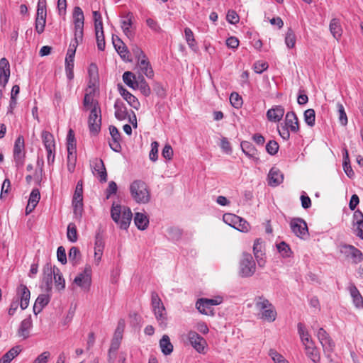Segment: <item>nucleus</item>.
<instances>
[{
  "instance_id": "c9c22d12",
  "label": "nucleus",
  "mask_w": 363,
  "mask_h": 363,
  "mask_svg": "<svg viewBox=\"0 0 363 363\" xmlns=\"http://www.w3.org/2000/svg\"><path fill=\"white\" fill-rule=\"evenodd\" d=\"M160 347L162 352L164 355L170 354L173 351V345L170 342V339L167 335H164L160 340Z\"/></svg>"
},
{
  "instance_id": "7c9ffc66",
  "label": "nucleus",
  "mask_w": 363,
  "mask_h": 363,
  "mask_svg": "<svg viewBox=\"0 0 363 363\" xmlns=\"http://www.w3.org/2000/svg\"><path fill=\"white\" fill-rule=\"evenodd\" d=\"M138 67L141 73L148 78H152L154 72L147 57L138 60Z\"/></svg>"
},
{
  "instance_id": "f8f14e48",
  "label": "nucleus",
  "mask_w": 363,
  "mask_h": 363,
  "mask_svg": "<svg viewBox=\"0 0 363 363\" xmlns=\"http://www.w3.org/2000/svg\"><path fill=\"white\" fill-rule=\"evenodd\" d=\"M72 16L74 24V35L80 38L84 33V16L82 9L79 6H75Z\"/></svg>"
},
{
  "instance_id": "f03ea898",
  "label": "nucleus",
  "mask_w": 363,
  "mask_h": 363,
  "mask_svg": "<svg viewBox=\"0 0 363 363\" xmlns=\"http://www.w3.org/2000/svg\"><path fill=\"white\" fill-rule=\"evenodd\" d=\"M255 301L259 318L269 323L274 322L277 318V311L272 303L262 296L256 297Z\"/></svg>"
},
{
  "instance_id": "2f4dec72",
  "label": "nucleus",
  "mask_w": 363,
  "mask_h": 363,
  "mask_svg": "<svg viewBox=\"0 0 363 363\" xmlns=\"http://www.w3.org/2000/svg\"><path fill=\"white\" fill-rule=\"evenodd\" d=\"M349 291L354 306L357 308H363V298L357 288L352 284L350 286Z\"/></svg>"
},
{
  "instance_id": "5fc2aeb1",
  "label": "nucleus",
  "mask_w": 363,
  "mask_h": 363,
  "mask_svg": "<svg viewBox=\"0 0 363 363\" xmlns=\"http://www.w3.org/2000/svg\"><path fill=\"white\" fill-rule=\"evenodd\" d=\"M269 355L271 357L274 363H289L286 359L274 349H270Z\"/></svg>"
},
{
  "instance_id": "0eeeda50",
  "label": "nucleus",
  "mask_w": 363,
  "mask_h": 363,
  "mask_svg": "<svg viewBox=\"0 0 363 363\" xmlns=\"http://www.w3.org/2000/svg\"><path fill=\"white\" fill-rule=\"evenodd\" d=\"M223 221L230 226L241 232H247L250 224L243 218L232 213H225L223 216Z\"/></svg>"
},
{
  "instance_id": "6e6d98bb",
  "label": "nucleus",
  "mask_w": 363,
  "mask_h": 363,
  "mask_svg": "<svg viewBox=\"0 0 363 363\" xmlns=\"http://www.w3.org/2000/svg\"><path fill=\"white\" fill-rule=\"evenodd\" d=\"M83 185L82 182L79 181L77 184L73 200L72 201H83Z\"/></svg>"
},
{
  "instance_id": "13d9d810",
  "label": "nucleus",
  "mask_w": 363,
  "mask_h": 363,
  "mask_svg": "<svg viewBox=\"0 0 363 363\" xmlns=\"http://www.w3.org/2000/svg\"><path fill=\"white\" fill-rule=\"evenodd\" d=\"M230 101L232 106L236 108H239L242 104V97L236 92H233L230 94Z\"/></svg>"
},
{
  "instance_id": "aec40b11",
  "label": "nucleus",
  "mask_w": 363,
  "mask_h": 363,
  "mask_svg": "<svg viewBox=\"0 0 363 363\" xmlns=\"http://www.w3.org/2000/svg\"><path fill=\"white\" fill-rule=\"evenodd\" d=\"M118 90L123 98L128 103V104L133 108L138 110L140 106L138 99L130 94L125 88L122 85H118Z\"/></svg>"
},
{
  "instance_id": "ea45409f",
  "label": "nucleus",
  "mask_w": 363,
  "mask_h": 363,
  "mask_svg": "<svg viewBox=\"0 0 363 363\" xmlns=\"http://www.w3.org/2000/svg\"><path fill=\"white\" fill-rule=\"evenodd\" d=\"M330 30L335 38L338 40L342 35V28L340 21L337 18H333L330 23Z\"/></svg>"
},
{
  "instance_id": "58836bf2",
  "label": "nucleus",
  "mask_w": 363,
  "mask_h": 363,
  "mask_svg": "<svg viewBox=\"0 0 363 363\" xmlns=\"http://www.w3.org/2000/svg\"><path fill=\"white\" fill-rule=\"evenodd\" d=\"M41 136L46 150H55L54 137L50 133L46 130H43L42 132Z\"/></svg>"
},
{
  "instance_id": "5701e85b",
  "label": "nucleus",
  "mask_w": 363,
  "mask_h": 363,
  "mask_svg": "<svg viewBox=\"0 0 363 363\" xmlns=\"http://www.w3.org/2000/svg\"><path fill=\"white\" fill-rule=\"evenodd\" d=\"M284 108L281 106H274L272 108L269 109L267 111V118L269 121L272 122H279L284 115Z\"/></svg>"
},
{
  "instance_id": "9b49d317",
  "label": "nucleus",
  "mask_w": 363,
  "mask_h": 363,
  "mask_svg": "<svg viewBox=\"0 0 363 363\" xmlns=\"http://www.w3.org/2000/svg\"><path fill=\"white\" fill-rule=\"evenodd\" d=\"M188 339L191 345L200 354L206 353L207 342L206 340L195 331L188 333Z\"/></svg>"
},
{
  "instance_id": "e433bc0d",
  "label": "nucleus",
  "mask_w": 363,
  "mask_h": 363,
  "mask_svg": "<svg viewBox=\"0 0 363 363\" xmlns=\"http://www.w3.org/2000/svg\"><path fill=\"white\" fill-rule=\"evenodd\" d=\"M77 150H74L73 147H71L67 150V170L72 173L74 171L76 162H77Z\"/></svg>"
},
{
  "instance_id": "dca6fc26",
  "label": "nucleus",
  "mask_w": 363,
  "mask_h": 363,
  "mask_svg": "<svg viewBox=\"0 0 363 363\" xmlns=\"http://www.w3.org/2000/svg\"><path fill=\"white\" fill-rule=\"evenodd\" d=\"M24 139L23 137L20 135L15 141L13 147V157L16 164L17 167L22 166L23 164L24 153Z\"/></svg>"
},
{
  "instance_id": "79ce46f5",
  "label": "nucleus",
  "mask_w": 363,
  "mask_h": 363,
  "mask_svg": "<svg viewBox=\"0 0 363 363\" xmlns=\"http://www.w3.org/2000/svg\"><path fill=\"white\" fill-rule=\"evenodd\" d=\"M123 80L124 83L130 88L136 89V76L131 72H125L123 74Z\"/></svg>"
},
{
  "instance_id": "4468645a",
  "label": "nucleus",
  "mask_w": 363,
  "mask_h": 363,
  "mask_svg": "<svg viewBox=\"0 0 363 363\" xmlns=\"http://www.w3.org/2000/svg\"><path fill=\"white\" fill-rule=\"evenodd\" d=\"M91 268L90 265H86L83 272L79 274L74 279V282L79 286L86 289L89 288L91 281Z\"/></svg>"
},
{
  "instance_id": "a19ab883",
  "label": "nucleus",
  "mask_w": 363,
  "mask_h": 363,
  "mask_svg": "<svg viewBox=\"0 0 363 363\" xmlns=\"http://www.w3.org/2000/svg\"><path fill=\"white\" fill-rule=\"evenodd\" d=\"M241 148L242 152L249 157H255L257 154L255 147L248 141L241 143Z\"/></svg>"
},
{
  "instance_id": "423d86ee",
  "label": "nucleus",
  "mask_w": 363,
  "mask_h": 363,
  "mask_svg": "<svg viewBox=\"0 0 363 363\" xmlns=\"http://www.w3.org/2000/svg\"><path fill=\"white\" fill-rule=\"evenodd\" d=\"M222 301L223 298L219 296L215 298H200L196 301V306L200 313L207 315H213L212 306L219 305Z\"/></svg>"
},
{
  "instance_id": "69168bd1",
  "label": "nucleus",
  "mask_w": 363,
  "mask_h": 363,
  "mask_svg": "<svg viewBox=\"0 0 363 363\" xmlns=\"http://www.w3.org/2000/svg\"><path fill=\"white\" fill-rule=\"evenodd\" d=\"M71 147H73L74 150H77L74 133L72 129H70L69 130L68 134H67V149L69 150V148Z\"/></svg>"
},
{
  "instance_id": "a211bd4d",
  "label": "nucleus",
  "mask_w": 363,
  "mask_h": 363,
  "mask_svg": "<svg viewBox=\"0 0 363 363\" xmlns=\"http://www.w3.org/2000/svg\"><path fill=\"white\" fill-rule=\"evenodd\" d=\"M112 40L113 46L121 57L123 60L131 61L130 52L125 43L118 36L113 35Z\"/></svg>"
},
{
  "instance_id": "b1692460",
  "label": "nucleus",
  "mask_w": 363,
  "mask_h": 363,
  "mask_svg": "<svg viewBox=\"0 0 363 363\" xmlns=\"http://www.w3.org/2000/svg\"><path fill=\"white\" fill-rule=\"evenodd\" d=\"M307 356L315 363L320 360V354L312 340L303 343Z\"/></svg>"
},
{
  "instance_id": "49530a36",
  "label": "nucleus",
  "mask_w": 363,
  "mask_h": 363,
  "mask_svg": "<svg viewBox=\"0 0 363 363\" xmlns=\"http://www.w3.org/2000/svg\"><path fill=\"white\" fill-rule=\"evenodd\" d=\"M68 257L69 262H72V264H77L81 258V253L79 248L75 246L72 247L69 251Z\"/></svg>"
},
{
  "instance_id": "052dcab7",
  "label": "nucleus",
  "mask_w": 363,
  "mask_h": 363,
  "mask_svg": "<svg viewBox=\"0 0 363 363\" xmlns=\"http://www.w3.org/2000/svg\"><path fill=\"white\" fill-rule=\"evenodd\" d=\"M90 82L94 84L98 79V67L96 64L91 63L88 69Z\"/></svg>"
},
{
  "instance_id": "393cba45",
  "label": "nucleus",
  "mask_w": 363,
  "mask_h": 363,
  "mask_svg": "<svg viewBox=\"0 0 363 363\" xmlns=\"http://www.w3.org/2000/svg\"><path fill=\"white\" fill-rule=\"evenodd\" d=\"M18 294L21 298L20 306L22 310L26 309L29 305L30 293L26 285L21 284L18 288Z\"/></svg>"
},
{
  "instance_id": "603ef678",
  "label": "nucleus",
  "mask_w": 363,
  "mask_h": 363,
  "mask_svg": "<svg viewBox=\"0 0 363 363\" xmlns=\"http://www.w3.org/2000/svg\"><path fill=\"white\" fill-rule=\"evenodd\" d=\"M65 69L67 78L72 79L74 77V58H65Z\"/></svg>"
},
{
  "instance_id": "4be33fe9",
  "label": "nucleus",
  "mask_w": 363,
  "mask_h": 363,
  "mask_svg": "<svg viewBox=\"0 0 363 363\" xmlns=\"http://www.w3.org/2000/svg\"><path fill=\"white\" fill-rule=\"evenodd\" d=\"M54 274V267L47 264L43 269V288L47 292L50 291L52 289V276Z\"/></svg>"
},
{
  "instance_id": "37998d69",
  "label": "nucleus",
  "mask_w": 363,
  "mask_h": 363,
  "mask_svg": "<svg viewBox=\"0 0 363 363\" xmlns=\"http://www.w3.org/2000/svg\"><path fill=\"white\" fill-rule=\"evenodd\" d=\"M83 106L84 108L87 109H92L94 107H99V104L97 101H96L94 99V94L91 93L86 94L84 95V101H83Z\"/></svg>"
},
{
  "instance_id": "cd10ccee",
  "label": "nucleus",
  "mask_w": 363,
  "mask_h": 363,
  "mask_svg": "<svg viewBox=\"0 0 363 363\" xmlns=\"http://www.w3.org/2000/svg\"><path fill=\"white\" fill-rule=\"evenodd\" d=\"M46 11L43 8L37 9V17L35 20V30L38 33L40 34L44 31L46 23Z\"/></svg>"
},
{
  "instance_id": "412c9836",
  "label": "nucleus",
  "mask_w": 363,
  "mask_h": 363,
  "mask_svg": "<svg viewBox=\"0 0 363 363\" xmlns=\"http://www.w3.org/2000/svg\"><path fill=\"white\" fill-rule=\"evenodd\" d=\"M285 125L288 127L292 133L299 131L298 118L294 111H289L285 116Z\"/></svg>"
},
{
  "instance_id": "7ed1b4c3",
  "label": "nucleus",
  "mask_w": 363,
  "mask_h": 363,
  "mask_svg": "<svg viewBox=\"0 0 363 363\" xmlns=\"http://www.w3.org/2000/svg\"><path fill=\"white\" fill-rule=\"evenodd\" d=\"M151 306L159 327L162 330L166 329L168 325L167 313L161 298L155 291L151 294Z\"/></svg>"
},
{
  "instance_id": "6ab92c4d",
  "label": "nucleus",
  "mask_w": 363,
  "mask_h": 363,
  "mask_svg": "<svg viewBox=\"0 0 363 363\" xmlns=\"http://www.w3.org/2000/svg\"><path fill=\"white\" fill-rule=\"evenodd\" d=\"M352 223L357 236L363 240V213L359 210L354 212Z\"/></svg>"
},
{
  "instance_id": "0e129e2a",
  "label": "nucleus",
  "mask_w": 363,
  "mask_h": 363,
  "mask_svg": "<svg viewBox=\"0 0 363 363\" xmlns=\"http://www.w3.org/2000/svg\"><path fill=\"white\" fill-rule=\"evenodd\" d=\"M277 249L279 252L281 253L283 257H289L291 254L289 246L284 242H281L277 245Z\"/></svg>"
},
{
  "instance_id": "1a4fd4ad",
  "label": "nucleus",
  "mask_w": 363,
  "mask_h": 363,
  "mask_svg": "<svg viewBox=\"0 0 363 363\" xmlns=\"http://www.w3.org/2000/svg\"><path fill=\"white\" fill-rule=\"evenodd\" d=\"M88 124L89 130L93 134H97L101 129V116L100 107H94L91 110Z\"/></svg>"
},
{
  "instance_id": "864d4df0",
  "label": "nucleus",
  "mask_w": 363,
  "mask_h": 363,
  "mask_svg": "<svg viewBox=\"0 0 363 363\" xmlns=\"http://www.w3.org/2000/svg\"><path fill=\"white\" fill-rule=\"evenodd\" d=\"M296 43V35L294 31L289 28L285 37V43L289 48L294 47Z\"/></svg>"
},
{
  "instance_id": "a18cd8bd",
  "label": "nucleus",
  "mask_w": 363,
  "mask_h": 363,
  "mask_svg": "<svg viewBox=\"0 0 363 363\" xmlns=\"http://www.w3.org/2000/svg\"><path fill=\"white\" fill-rule=\"evenodd\" d=\"M304 121L310 126L313 127L315 123V112L313 108H308L303 113Z\"/></svg>"
},
{
  "instance_id": "2eb2a0df",
  "label": "nucleus",
  "mask_w": 363,
  "mask_h": 363,
  "mask_svg": "<svg viewBox=\"0 0 363 363\" xmlns=\"http://www.w3.org/2000/svg\"><path fill=\"white\" fill-rule=\"evenodd\" d=\"M317 337L325 353H330L333 351L335 343L323 328H319L317 333Z\"/></svg>"
},
{
  "instance_id": "4d7b16f0",
  "label": "nucleus",
  "mask_w": 363,
  "mask_h": 363,
  "mask_svg": "<svg viewBox=\"0 0 363 363\" xmlns=\"http://www.w3.org/2000/svg\"><path fill=\"white\" fill-rule=\"evenodd\" d=\"M72 206L75 218L79 220L81 219L83 211L82 201H72Z\"/></svg>"
},
{
  "instance_id": "8fccbe9b",
  "label": "nucleus",
  "mask_w": 363,
  "mask_h": 363,
  "mask_svg": "<svg viewBox=\"0 0 363 363\" xmlns=\"http://www.w3.org/2000/svg\"><path fill=\"white\" fill-rule=\"evenodd\" d=\"M124 329H125V320L123 319H121L118 322V325H117L116 329L114 332L113 338L121 342Z\"/></svg>"
},
{
  "instance_id": "09e8293b",
  "label": "nucleus",
  "mask_w": 363,
  "mask_h": 363,
  "mask_svg": "<svg viewBox=\"0 0 363 363\" xmlns=\"http://www.w3.org/2000/svg\"><path fill=\"white\" fill-rule=\"evenodd\" d=\"M67 237V239L72 242H75L77 240V231L74 223H70L68 225Z\"/></svg>"
},
{
  "instance_id": "ddd939ff",
  "label": "nucleus",
  "mask_w": 363,
  "mask_h": 363,
  "mask_svg": "<svg viewBox=\"0 0 363 363\" xmlns=\"http://www.w3.org/2000/svg\"><path fill=\"white\" fill-rule=\"evenodd\" d=\"M290 227L292 232L300 238L304 239L308 235L307 224L301 218H293Z\"/></svg>"
},
{
  "instance_id": "f257e3e1",
  "label": "nucleus",
  "mask_w": 363,
  "mask_h": 363,
  "mask_svg": "<svg viewBox=\"0 0 363 363\" xmlns=\"http://www.w3.org/2000/svg\"><path fill=\"white\" fill-rule=\"evenodd\" d=\"M111 216L113 220L123 230L128 228L133 218L130 208L115 203L112 205Z\"/></svg>"
},
{
  "instance_id": "f3484780",
  "label": "nucleus",
  "mask_w": 363,
  "mask_h": 363,
  "mask_svg": "<svg viewBox=\"0 0 363 363\" xmlns=\"http://www.w3.org/2000/svg\"><path fill=\"white\" fill-rule=\"evenodd\" d=\"M109 132L111 137L108 141L109 146L114 152H119L121 150L120 133L114 125H110Z\"/></svg>"
},
{
  "instance_id": "72a5a7b5",
  "label": "nucleus",
  "mask_w": 363,
  "mask_h": 363,
  "mask_svg": "<svg viewBox=\"0 0 363 363\" xmlns=\"http://www.w3.org/2000/svg\"><path fill=\"white\" fill-rule=\"evenodd\" d=\"M134 223L138 229L143 230L147 228L149 219L145 213H135Z\"/></svg>"
},
{
  "instance_id": "f704fd0d",
  "label": "nucleus",
  "mask_w": 363,
  "mask_h": 363,
  "mask_svg": "<svg viewBox=\"0 0 363 363\" xmlns=\"http://www.w3.org/2000/svg\"><path fill=\"white\" fill-rule=\"evenodd\" d=\"M115 116L117 119L122 121L125 119L127 116V108L123 101L118 99L114 104Z\"/></svg>"
},
{
  "instance_id": "3c124183",
  "label": "nucleus",
  "mask_w": 363,
  "mask_h": 363,
  "mask_svg": "<svg viewBox=\"0 0 363 363\" xmlns=\"http://www.w3.org/2000/svg\"><path fill=\"white\" fill-rule=\"evenodd\" d=\"M337 108L338 111L339 121L342 125L345 126L347 124V116L345 113L344 106L342 104L337 103Z\"/></svg>"
},
{
  "instance_id": "e2e57ef3",
  "label": "nucleus",
  "mask_w": 363,
  "mask_h": 363,
  "mask_svg": "<svg viewBox=\"0 0 363 363\" xmlns=\"http://www.w3.org/2000/svg\"><path fill=\"white\" fill-rule=\"evenodd\" d=\"M40 199V194L38 189H33L30 194L28 203L37 206Z\"/></svg>"
},
{
  "instance_id": "774afa93",
  "label": "nucleus",
  "mask_w": 363,
  "mask_h": 363,
  "mask_svg": "<svg viewBox=\"0 0 363 363\" xmlns=\"http://www.w3.org/2000/svg\"><path fill=\"white\" fill-rule=\"evenodd\" d=\"M50 357V353L48 351L43 352L39 354L33 363H47Z\"/></svg>"
},
{
  "instance_id": "338daca9",
  "label": "nucleus",
  "mask_w": 363,
  "mask_h": 363,
  "mask_svg": "<svg viewBox=\"0 0 363 363\" xmlns=\"http://www.w3.org/2000/svg\"><path fill=\"white\" fill-rule=\"evenodd\" d=\"M267 152L272 155H275L279 150V145L275 140H270L266 145Z\"/></svg>"
},
{
  "instance_id": "c03bdc74",
  "label": "nucleus",
  "mask_w": 363,
  "mask_h": 363,
  "mask_svg": "<svg viewBox=\"0 0 363 363\" xmlns=\"http://www.w3.org/2000/svg\"><path fill=\"white\" fill-rule=\"evenodd\" d=\"M53 277L57 289L58 290L63 289L65 286V279H63L62 274L60 269L56 267H54Z\"/></svg>"
},
{
  "instance_id": "9d476101",
  "label": "nucleus",
  "mask_w": 363,
  "mask_h": 363,
  "mask_svg": "<svg viewBox=\"0 0 363 363\" xmlns=\"http://www.w3.org/2000/svg\"><path fill=\"white\" fill-rule=\"evenodd\" d=\"M134 16L133 13L128 12L121 21V28L125 36L130 39L133 40L135 35V28L133 26Z\"/></svg>"
},
{
  "instance_id": "bb28decb",
  "label": "nucleus",
  "mask_w": 363,
  "mask_h": 363,
  "mask_svg": "<svg viewBox=\"0 0 363 363\" xmlns=\"http://www.w3.org/2000/svg\"><path fill=\"white\" fill-rule=\"evenodd\" d=\"M93 169L97 172L100 177V181L106 182L107 181V173L104 163L101 159H95L93 162Z\"/></svg>"
},
{
  "instance_id": "c85d7f7f",
  "label": "nucleus",
  "mask_w": 363,
  "mask_h": 363,
  "mask_svg": "<svg viewBox=\"0 0 363 363\" xmlns=\"http://www.w3.org/2000/svg\"><path fill=\"white\" fill-rule=\"evenodd\" d=\"M32 327V320L28 317L23 320L18 330V335L23 339H27L29 337V330Z\"/></svg>"
},
{
  "instance_id": "20e7f679",
  "label": "nucleus",
  "mask_w": 363,
  "mask_h": 363,
  "mask_svg": "<svg viewBox=\"0 0 363 363\" xmlns=\"http://www.w3.org/2000/svg\"><path fill=\"white\" fill-rule=\"evenodd\" d=\"M133 199L138 203H147L150 199V191L146 184L141 180H135L130 186Z\"/></svg>"
},
{
  "instance_id": "a878e982",
  "label": "nucleus",
  "mask_w": 363,
  "mask_h": 363,
  "mask_svg": "<svg viewBox=\"0 0 363 363\" xmlns=\"http://www.w3.org/2000/svg\"><path fill=\"white\" fill-rule=\"evenodd\" d=\"M284 179L283 174L276 167L270 169L268 174L269 185L277 186L280 184Z\"/></svg>"
},
{
  "instance_id": "473e14b6",
  "label": "nucleus",
  "mask_w": 363,
  "mask_h": 363,
  "mask_svg": "<svg viewBox=\"0 0 363 363\" xmlns=\"http://www.w3.org/2000/svg\"><path fill=\"white\" fill-rule=\"evenodd\" d=\"M50 301V296L46 294H40L37 298L34 306L33 312L35 314L39 313L43 308L48 304Z\"/></svg>"
},
{
  "instance_id": "6e6552de",
  "label": "nucleus",
  "mask_w": 363,
  "mask_h": 363,
  "mask_svg": "<svg viewBox=\"0 0 363 363\" xmlns=\"http://www.w3.org/2000/svg\"><path fill=\"white\" fill-rule=\"evenodd\" d=\"M340 252L346 257H350L354 264H358L363 260L362 252L354 246L345 243H342L339 246Z\"/></svg>"
},
{
  "instance_id": "bf43d9fd",
  "label": "nucleus",
  "mask_w": 363,
  "mask_h": 363,
  "mask_svg": "<svg viewBox=\"0 0 363 363\" xmlns=\"http://www.w3.org/2000/svg\"><path fill=\"white\" fill-rule=\"evenodd\" d=\"M298 331L303 344L311 340L310 335L305 330L304 325L301 323L298 324Z\"/></svg>"
},
{
  "instance_id": "4c0bfd02",
  "label": "nucleus",
  "mask_w": 363,
  "mask_h": 363,
  "mask_svg": "<svg viewBox=\"0 0 363 363\" xmlns=\"http://www.w3.org/2000/svg\"><path fill=\"white\" fill-rule=\"evenodd\" d=\"M104 242L101 239L96 238L94 246V263L99 265L102 257L104 250Z\"/></svg>"
},
{
  "instance_id": "39448f33",
  "label": "nucleus",
  "mask_w": 363,
  "mask_h": 363,
  "mask_svg": "<svg viewBox=\"0 0 363 363\" xmlns=\"http://www.w3.org/2000/svg\"><path fill=\"white\" fill-rule=\"evenodd\" d=\"M256 269L255 262L252 256L249 253H243L240 261L239 275L242 277H252Z\"/></svg>"
},
{
  "instance_id": "de8ad7c7",
  "label": "nucleus",
  "mask_w": 363,
  "mask_h": 363,
  "mask_svg": "<svg viewBox=\"0 0 363 363\" xmlns=\"http://www.w3.org/2000/svg\"><path fill=\"white\" fill-rule=\"evenodd\" d=\"M21 350L18 346L12 347L1 358L7 363H10L20 352Z\"/></svg>"
},
{
  "instance_id": "680f3d73",
  "label": "nucleus",
  "mask_w": 363,
  "mask_h": 363,
  "mask_svg": "<svg viewBox=\"0 0 363 363\" xmlns=\"http://www.w3.org/2000/svg\"><path fill=\"white\" fill-rule=\"evenodd\" d=\"M158 147L159 143L157 141H154L151 143V150L149 153V158L152 162H155L157 160Z\"/></svg>"
},
{
  "instance_id": "c756f323",
  "label": "nucleus",
  "mask_w": 363,
  "mask_h": 363,
  "mask_svg": "<svg viewBox=\"0 0 363 363\" xmlns=\"http://www.w3.org/2000/svg\"><path fill=\"white\" fill-rule=\"evenodd\" d=\"M262 248L263 246L260 240H256L253 245V252L257 259L258 265L261 267H264L265 264V261L262 257L264 255Z\"/></svg>"
}]
</instances>
